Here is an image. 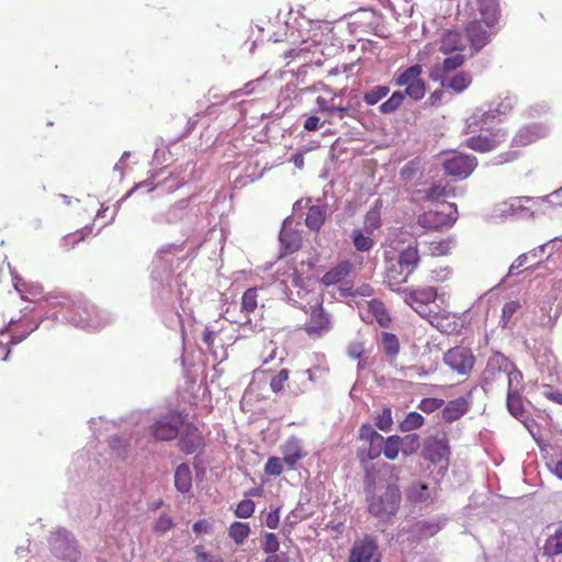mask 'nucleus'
<instances>
[{
	"mask_svg": "<svg viewBox=\"0 0 562 562\" xmlns=\"http://www.w3.org/2000/svg\"><path fill=\"white\" fill-rule=\"evenodd\" d=\"M404 100L405 94L402 91H394L391 97L379 106V111L383 114H392L402 106Z\"/></svg>",
	"mask_w": 562,
	"mask_h": 562,
	"instance_id": "nucleus-38",
	"label": "nucleus"
},
{
	"mask_svg": "<svg viewBox=\"0 0 562 562\" xmlns=\"http://www.w3.org/2000/svg\"><path fill=\"white\" fill-rule=\"evenodd\" d=\"M198 562H224L221 555L209 553L202 544L193 548Z\"/></svg>",
	"mask_w": 562,
	"mask_h": 562,
	"instance_id": "nucleus-52",
	"label": "nucleus"
},
{
	"mask_svg": "<svg viewBox=\"0 0 562 562\" xmlns=\"http://www.w3.org/2000/svg\"><path fill=\"white\" fill-rule=\"evenodd\" d=\"M451 239H434L428 243V250L431 256L441 257L447 256L451 251Z\"/></svg>",
	"mask_w": 562,
	"mask_h": 562,
	"instance_id": "nucleus-45",
	"label": "nucleus"
},
{
	"mask_svg": "<svg viewBox=\"0 0 562 562\" xmlns=\"http://www.w3.org/2000/svg\"><path fill=\"white\" fill-rule=\"evenodd\" d=\"M381 340L386 357L394 358L400 351V342L397 337L392 333H382Z\"/></svg>",
	"mask_w": 562,
	"mask_h": 562,
	"instance_id": "nucleus-42",
	"label": "nucleus"
},
{
	"mask_svg": "<svg viewBox=\"0 0 562 562\" xmlns=\"http://www.w3.org/2000/svg\"><path fill=\"white\" fill-rule=\"evenodd\" d=\"M476 165L477 161L474 156L453 154L443 160L442 167L446 175L465 179L473 172Z\"/></svg>",
	"mask_w": 562,
	"mask_h": 562,
	"instance_id": "nucleus-11",
	"label": "nucleus"
},
{
	"mask_svg": "<svg viewBox=\"0 0 562 562\" xmlns=\"http://www.w3.org/2000/svg\"><path fill=\"white\" fill-rule=\"evenodd\" d=\"M458 218V210L454 203L442 205V210H429L422 213L417 223L426 229L439 231L451 227Z\"/></svg>",
	"mask_w": 562,
	"mask_h": 562,
	"instance_id": "nucleus-6",
	"label": "nucleus"
},
{
	"mask_svg": "<svg viewBox=\"0 0 562 562\" xmlns=\"http://www.w3.org/2000/svg\"><path fill=\"white\" fill-rule=\"evenodd\" d=\"M265 524L270 529H277L280 524V507L269 512L266 515Z\"/></svg>",
	"mask_w": 562,
	"mask_h": 562,
	"instance_id": "nucleus-60",
	"label": "nucleus"
},
{
	"mask_svg": "<svg viewBox=\"0 0 562 562\" xmlns=\"http://www.w3.org/2000/svg\"><path fill=\"white\" fill-rule=\"evenodd\" d=\"M448 195H454V188L450 187L448 183H435L425 191V199L428 201H437Z\"/></svg>",
	"mask_w": 562,
	"mask_h": 562,
	"instance_id": "nucleus-40",
	"label": "nucleus"
},
{
	"mask_svg": "<svg viewBox=\"0 0 562 562\" xmlns=\"http://www.w3.org/2000/svg\"><path fill=\"white\" fill-rule=\"evenodd\" d=\"M401 452L404 456H412L416 453L420 447V439L417 434H408L403 437L400 436Z\"/></svg>",
	"mask_w": 562,
	"mask_h": 562,
	"instance_id": "nucleus-39",
	"label": "nucleus"
},
{
	"mask_svg": "<svg viewBox=\"0 0 562 562\" xmlns=\"http://www.w3.org/2000/svg\"><path fill=\"white\" fill-rule=\"evenodd\" d=\"M484 379L490 384L497 383L510 386L512 384H520L522 375L514 368L513 362L497 353L488 359L484 371Z\"/></svg>",
	"mask_w": 562,
	"mask_h": 562,
	"instance_id": "nucleus-3",
	"label": "nucleus"
},
{
	"mask_svg": "<svg viewBox=\"0 0 562 562\" xmlns=\"http://www.w3.org/2000/svg\"><path fill=\"white\" fill-rule=\"evenodd\" d=\"M227 533L235 544L241 546L250 535V526L247 522L234 521L228 527Z\"/></svg>",
	"mask_w": 562,
	"mask_h": 562,
	"instance_id": "nucleus-32",
	"label": "nucleus"
},
{
	"mask_svg": "<svg viewBox=\"0 0 562 562\" xmlns=\"http://www.w3.org/2000/svg\"><path fill=\"white\" fill-rule=\"evenodd\" d=\"M390 92V88L387 86H374L372 89L367 91L363 94V101L368 105H375L383 98H385Z\"/></svg>",
	"mask_w": 562,
	"mask_h": 562,
	"instance_id": "nucleus-46",
	"label": "nucleus"
},
{
	"mask_svg": "<svg viewBox=\"0 0 562 562\" xmlns=\"http://www.w3.org/2000/svg\"><path fill=\"white\" fill-rule=\"evenodd\" d=\"M465 63L464 55L458 53L453 56L447 57L441 64L431 67L429 78L432 81H439L447 78L451 72L456 71Z\"/></svg>",
	"mask_w": 562,
	"mask_h": 562,
	"instance_id": "nucleus-17",
	"label": "nucleus"
},
{
	"mask_svg": "<svg viewBox=\"0 0 562 562\" xmlns=\"http://www.w3.org/2000/svg\"><path fill=\"white\" fill-rule=\"evenodd\" d=\"M379 552L376 541L364 536L362 539L355 541L350 549L348 562H378Z\"/></svg>",
	"mask_w": 562,
	"mask_h": 562,
	"instance_id": "nucleus-14",
	"label": "nucleus"
},
{
	"mask_svg": "<svg viewBox=\"0 0 562 562\" xmlns=\"http://www.w3.org/2000/svg\"><path fill=\"white\" fill-rule=\"evenodd\" d=\"M186 416L178 411H170L158 417L150 426V432L156 441H170L178 437L184 425Z\"/></svg>",
	"mask_w": 562,
	"mask_h": 562,
	"instance_id": "nucleus-4",
	"label": "nucleus"
},
{
	"mask_svg": "<svg viewBox=\"0 0 562 562\" xmlns=\"http://www.w3.org/2000/svg\"><path fill=\"white\" fill-rule=\"evenodd\" d=\"M316 104L321 112L331 113L333 108L336 105V95L331 97L330 99L318 95L316 98Z\"/></svg>",
	"mask_w": 562,
	"mask_h": 562,
	"instance_id": "nucleus-58",
	"label": "nucleus"
},
{
	"mask_svg": "<svg viewBox=\"0 0 562 562\" xmlns=\"http://www.w3.org/2000/svg\"><path fill=\"white\" fill-rule=\"evenodd\" d=\"M419 169V162L417 160L408 161L401 170V178L403 180H412Z\"/></svg>",
	"mask_w": 562,
	"mask_h": 562,
	"instance_id": "nucleus-57",
	"label": "nucleus"
},
{
	"mask_svg": "<svg viewBox=\"0 0 562 562\" xmlns=\"http://www.w3.org/2000/svg\"><path fill=\"white\" fill-rule=\"evenodd\" d=\"M472 75L469 71H458L452 77L439 80L441 88L450 89L456 93L465 91L472 83Z\"/></svg>",
	"mask_w": 562,
	"mask_h": 562,
	"instance_id": "nucleus-21",
	"label": "nucleus"
},
{
	"mask_svg": "<svg viewBox=\"0 0 562 562\" xmlns=\"http://www.w3.org/2000/svg\"><path fill=\"white\" fill-rule=\"evenodd\" d=\"M372 235L373 233L367 232L362 228L353 229L351 238L355 248L361 252L370 251L374 246Z\"/></svg>",
	"mask_w": 562,
	"mask_h": 562,
	"instance_id": "nucleus-28",
	"label": "nucleus"
},
{
	"mask_svg": "<svg viewBox=\"0 0 562 562\" xmlns=\"http://www.w3.org/2000/svg\"><path fill=\"white\" fill-rule=\"evenodd\" d=\"M469 409V403L464 397H458L449 401L443 407L441 414L446 422H454L463 416Z\"/></svg>",
	"mask_w": 562,
	"mask_h": 562,
	"instance_id": "nucleus-24",
	"label": "nucleus"
},
{
	"mask_svg": "<svg viewBox=\"0 0 562 562\" xmlns=\"http://www.w3.org/2000/svg\"><path fill=\"white\" fill-rule=\"evenodd\" d=\"M204 445V437L199 428L192 424H188L179 439V449L187 454H192L201 451Z\"/></svg>",
	"mask_w": 562,
	"mask_h": 562,
	"instance_id": "nucleus-16",
	"label": "nucleus"
},
{
	"mask_svg": "<svg viewBox=\"0 0 562 562\" xmlns=\"http://www.w3.org/2000/svg\"><path fill=\"white\" fill-rule=\"evenodd\" d=\"M445 363L453 371L461 375H468L475 362V358L471 349L457 346L450 348L443 356Z\"/></svg>",
	"mask_w": 562,
	"mask_h": 562,
	"instance_id": "nucleus-8",
	"label": "nucleus"
},
{
	"mask_svg": "<svg viewBox=\"0 0 562 562\" xmlns=\"http://www.w3.org/2000/svg\"><path fill=\"white\" fill-rule=\"evenodd\" d=\"M352 263L349 260H341L326 271L321 283L324 286H331L345 280L352 272Z\"/></svg>",
	"mask_w": 562,
	"mask_h": 562,
	"instance_id": "nucleus-18",
	"label": "nucleus"
},
{
	"mask_svg": "<svg viewBox=\"0 0 562 562\" xmlns=\"http://www.w3.org/2000/svg\"><path fill=\"white\" fill-rule=\"evenodd\" d=\"M481 20L497 23L499 19V8L497 0H477Z\"/></svg>",
	"mask_w": 562,
	"mask_h": 562,
	"instance_id": "nucleus-31",
	"label": "nucleus"
},
{
	"mask_svg": "<svg viewBox=\"0 0 562 562\" xmlns=\"http://www.w3.org/2000/svg\"><path fill=\"white\" fill-rule=\"evenodd\" d=\"M92 229L88 226L77 229L72 233L65 235L61 239L60 246L65 250H70L76 247L79 243L83 241L90 234Z\"/></svg>",
	"mask_w": 562,
	"mask_h": 562,
	"instance_id": "nucleus-34",
	"label": "nucleus"
},
{
	"mask_svg": "<svg viewBox=\"0 0 562 562\" xmlns=\"http://www.w3.org/2000/svg\"><path fill=\"white\" fill-rule=\"evenodd\" d=\"M296 207L307 209L305 225L314 232H318L325 223L327 216L326 204H312V199L300 200L295 203Z\"/></svg>",
	"mask_w": 562,
	"mask_h": 562,
	"instance_id": "nucleus-15",
	"label": "nucleus"
},
{
	"mask_svg": "<svg viewBox=\"0 0 562 562\" xmlns=\"http://www.w3.org/2000/svg\"><path fill=\"white\" fill-rule=\"evenodd\" d=\"M175 486L180 493H187L192 487V476L188 464L182 463L175 472Z\"/></svg>",
	"mask_w": 562,
	"mask_h": 562,
	"instance_id": "nucleus-29",
	"label": "nucleus"
},
{
	"mask_svg": "<svg viewBox=\"0 0 562 562\" xmlns=\"http://www.w3.org/2000/svg\"><path fill=\"white\" fill-rule=\"evenodd\" d=\"M400 502V488L396 485H389L381 496L369 499L368 509L375 517L386 518L396 514Z\"/></svg>",
	"mask_w": 562,
	"mask_h": 562,
	"instance_id": "nucleus-7",
	"label": "nucleus"
},
{
	"mask_svg": "<svg viewBox=\"0 0 562 562\" xmlns=\"http://www.w3.org/2000/svg\"><path fill=\"white\" fill-rule=\"evenodd\" d=\"M213 529L212 522L207 519H200L193 524L192 530L196 535L210 533Z\"/></svg>",
	"mask_w": 562,
	"mask_h": 562,
	"instance_id": "nucleus-61",
	"label": "nucleus"
},
{
	"mask_svg": "<svg viewBox=\"0 0 562 562\" xmlns=\"http://www.w3.org/2000/svg\"><path fill=\"white\" fill-rule=\"evenodd\" d=\"M395 258L407 271L411 272V274H413L420 262L418 244L415 241L414 244L408 245L406 248L401 250Z\"/></svg>",
	"mask_w": 562,
	"mask_h": 562,
	"instance_id": "nucleus-23",
	"label": "nucleus"
},
{
	"mask_svg": "<svg viewBox=\"0 0 562 562\" xmlns=\"http://www.w3.org/2000/svg\"><path fill=\"white\" fill-rule=\"evenodd\" d=\"M521 305L519 301L514 300L506 302L502 308V316L499 324L503 328L509 327L512 324L513 316L520 310Z\"/></svg>",
	"mask_w": 562,
	"mask_h": 562,
	"instance_id": "nucleus-43",
	"label": "nucleus"
},
{
	"mask_svg": "<svg viewBox=\"0 0 562 562\" xmlns=\"http://www.w3.org/2000/svg\"><path fill=\"white\" fill-rule=\"evenodd\" d=\"M283 453V462L290 468L294 469L296 463L304 458V453L302 452V448L299 443V440L295 438H290L282 447Z\"/></svg>",
	"mask_w": 562,
	"mask_h": 562,
	"instance_id": "nucleus-26",
	"label": "nucleus"
},
{
	"mask_svg": "<svg viewBox=\"0 0 562 562\" xmlns=\"http://www.w3.org/2000/svg\"><path fill=\"white\" fill-rule=\"evenodd\" d=\"M445 404V401L441 398L427 397L420 401L418 404V408L424 413L430 414L435 411L439 409Z\"/></svg>",
	"mask_w": 562,
	"mask_h": 562,
	"instance_id": "nucleus-56",
	"label": "nucleus"
},
{
	"mask_svg": "<svg viewBox=\"0 0 562 562\" xmlns=\"http://www.w3.org/2000/svg\"><path fill=\"white\" fill-rule=\"evenodd\" d=\"M172 518L167 514H161L154 524L153 530L157 533H166L173 528Z\"/></svg>",
	"mask_w": 562,
	"mask_h": 562,
	"instance_id": "nucleus-53",
	"label": "nucleus"
},
{
	"mask_svg": "<svg viewBox=\"0 0 562 562\" xmlns=\"http://www.w3.org/2000/svg\"><path fill=\"white\" fill-rule=\"evenodd\" d=\"M35 328L36 326L31 322V319L23 317L20 318L18 323L11 319L8 326L1 330V334L4 331L9 333L11 335L10 342L15 345L26 338Z\"/></svg>",
	"mask_w": 562,
	"mask_h": 562,
	"instance_id": "nucleus-19",
	"label": "nucleus"
},
{
	"mask_svg": "<svg viewBox=\"0 0 562 562\" xmlns=\"http://www.w3.org/2000/svg\"><path fill=\"white\" fill-rule=\"evenodd\" d=\"M319 126V117L314 115L308 116L304 122V128L308 132L316 131Z\"/></svg>",
	"mask_w": 562,
	"mask_h": 562,
	"instance_id": "nucleus-62",
	"label": "nucleus"
},
{
	"mask_svg": "<svg viewBox=\"0 0 562 562\" xmlns=\"http://www.w3.org/2000/svg\"><path fill=\"white\" fill-rule=\"evenodd\" d=\"M261 549L266 554L276 553L280 549V541L276 533L267 532L261 540Z\"/></svg>",
	"mask_w": 562,
	"mask_h": 562,
	"instance_id": "nucleus-49",
	"label": "nucleus"
},
{
	"mask_svg": "<svg viewBox=\"0 0 562 562\" xmlns=\"http://www.w3.org/2000/svg\"><path fill=\"white\" fill-rule=\"evenodd\" d=\"M348 356L355 360H359L364 353V346L361 341H352L347 349Z\"/></svg>",
	"mask_w": 562,
	"mask_h": 562,
	"instance_id": "nucleus-59",
	"label": "nucleus"
},
{
	"mask_svg": "<svg viewBox=\"0 0 562 562\" xmlns=\"http://www.w3.org/2000/svg\"><path fill=\"white\" fill-rule=\"evenodd\" d=\"M402 292L404 294V302L419 315L428 317L430 324L437 328L441 327V321L443 318H448V314L440 316L439 313H427L428 305L434 303L438 296L436 288L404 289Z\"/></svg>",
	"mask_w": 562,
	"mask_h": 562,
	"instance_id": "nucleus-2",
	"label": "nucleus"
},
{
	"mask_svg": "<svg viewBox=\"0 0 562 562\" xmlns=\"http://www.w3.org/2000/svg\"><path fill=\"white\" fill-rule=\"evenodd\" d=\"M424 417L417 412H411L400 423V429L404 432H408L420 428L424 425Z\"/></svg>",
	"mask_w": 562,
	"mask_h": 562,
	"instance_id": "nucleus-44",
	"label": "nucleus"
},
{
	"mask_svg": "<svg viewBox=\"0 0 562 562\" xmlns=\"http://www.w3.org/2000/svg\"><path fill=\"white\" fill-rule=\"evenodd\" d=\"M367 314L368 317L372 316L381 327H389L392 322L384 303L378 299L367 302Z\"/></svg>",
	"mask_w": 562,
	"mask_h": 562,
	"instance_id": "nucleus-25",
	"label": "nucleus"
},
{
	"mask_svg": "<svg viewBox=\"0 0 562 562\" xmlns=\"http://www.w3.org/2000/svg\"><path fill=\"white\" fill-rule=\"evenodd\" d=\"M543 550L544 554L552 558L562 554V527L547 539Z\"/></svg>",
	"mask_w": 562,
	"mask_h": 562,
	"instance_id": "nucleus-36",
	"label": "nucleus"
},
{
	"mask_svg": "<svg viewBox=\"0 0 562 562\" xmlns=\"http://www.w3.org/2000/svg\"><path fill=\"white\" fill-rule=\"evenodd\" d=\"M375 426L382 431H389L393 425L392 411L390 407H384L375 418Z\"/></svg>",
	"mask_w": 562,
	"mask_h": 562,
	"instance_id": "nucleus-47",
	"label": "nucleus"
},
{
	"mask_svg": "<svg viewBox=\"0 0 562 562\" xmlns=\"http://www.w3.org/2000/svg\"><path fill=\"white\" fill-rule=\"evenodd\" d=\"M382 443L383 441H372L369 442L368 449L359 451L360 463L363 465L366 470H368L369 461L378 459L381 456V453H383Z\"/></svg>",
	"mask_w": 562,
	"mask_h": 562,
	"instance_id": "nucleus-37",
	"label": "nucleus"
},
{
	"mask_svg": "<svg viewBox=\"0 0 562 562\" xmlns=\"http://www.w3.org/2000/svg\"><path fill=\"white\" fill-rule=\"evenodd\" d=\"M423 457L434 464L443 463V469L447 470L450 458V446L448 438L443 435L442 437H429L426 439Z\"/></svg>",
	"mask_w": 562,
	"mask_h": 562,
	"instance_id": "nucleus-10",
	"label": "nucleus"
},
{
	"mask_svg": "<svg viewBox=\"0 0 562 562\" xmlns=\"http://www.w3.org/2000/svg\"><path fill=\"white\" fill-rule=\"evenodd\" d=\"M422 72V65L415 64L401 71L394 79V85L405 87V91L403 92L405 97L407 95L413 101H419L426 94V82L420 77Z\"/></svg>",
	"mask_w": 562,
	"mask_h": 562,
	"instance_id": "nucleus-5",
	"label": "nucleus"
},
{
	"mask_svg": "<svg viewBox=\"0 0 562 562\" xmlns=\"http://www.w3.org/2000/svg\"><path fill=\"white\" fill-rule=\"evenodd\" d=\"M496 24L486 20H475L468 24L465 33L474 50H480L490 42L491 36L495 33Z\"/></svg>",
	"mask_w": 562,
	"mask_h": 562,
	"instance_id": "nucleus-12",
	"label": "nucleus"
},
{
	"mask_svg": "<svg viewBox=\"0 0 562 562\" xmlns=\"http://www.w3.org/2000/svg\"><path fill=\"white\" fill-rule=\"evenodd\" d=\"M283 459L270 457L265 464V473L269 476H279L282 473Z\"/></svg>",
	"mask_w": 562,
	"mask_h": 562,
	"instance_id": "nucleus-54",
	"label": "nucleus"
},
{
	"mask_svg": "<svg viewBox=\"0 0 562 562\" xmlns=\"http://www.w3.org/2000/svg\"><path fill=\"white\" fill-rule=\"evenodd\" d=\"M258 288H249L241 296L240 311L247 316L254 313L258 307ZM247 321L250 322V318L247 317Z\"/></svg>",
	"mask_w": 562,
	"mask_h": 562,
	"instance_id": "nucleus-33",
	"label": "nucleus"
},
{
	"mask_svg": "<svg viewBox=\"0 0 562 562\" xmlns=\"http://www.w3.org/2000/svg\"><path fill=\"white\" fill-rule=\"evenodd\" d=\"M464 43L459 32L447 30L443 32L439 41V52L443 55H449L454 52H462Z\"/></svg>",
	"mask_w": 562,
	"mask_h": 562,
	"instance_id": "nucleus-22",
	"label": "nucleus"
},
{
	"mask_svg": "<svg viewBox=\"0 0 562 562\" xmlns=\"http://www.w3.org/2000/svg\"><path fill=\"white\" fill-rule=\"evenodd\" d=\"M359 437L361 440H364L368 443L372 441H384V437L380 435L370 424H364L360 427Z\"/></svg>",
	"mask_w": 562,
	"mask_h": 562,
	"instance_id": "nucleus-51",
	"label": "nucleus"
},
{
	"mask_svg": "<svg viewBox=\"0 0 562 562\" xmlns=\"http://www.w3.org/2000/svg\"><path fill=\"white\" fill-rule=\"evenodd\" d=\"M280 243L284 254H293L302 247V235L300 231L291 228L286 223L280 231Z\"/></svg>",
	"mask_w": 562,
	"mask_h": 562,
	"instance_id": "nucleus-20",
	"label": "nucleus"
},
{
	"mask_svg": "<svg viewBox=\"0 0 562 562\" xmlns=\"http://www.w3.org/2000/svg\"><path fill=\"white\" fill-rule=\"evenodd\" d=\"M382 448L383 454L387 460H395L401 452L400 436L392 435L384 438Z\"/></svg>",
	"mask_w": 562,
	"mask_h": 562,
	"instance_id": "nucleus-41",
	"label": "nucleus"
},
{
	"mask_svg": "<svg viewBox=\"0 0 562 562\" xmlns=\"http://www.w3.org/2000/svg\"><path fill=\"white\" fill-rule=\"evenodd\" d=\"M502 123L498 111H487L480 116H472L469 127L477 126L481 133L465 140V146L479 153L495 149L506 140L507 132L499 126Z\"/></svg>",
	"mask_w": 562,
	"mask_h": 562,
	"instance_id": "nucleus-1",
	"label": "nucleus"
},
{
	"mask_svg": "<svg viewBox=\"0 0 562 562\" xmlns=\"http://www.w3.org/2000/svg\"><path fill=\"white\" fill-rule=\"evenodd\" d=\"M407 498L412 503H425L430 499V491L427 484L414 482L407 490Z\"/></svg>",
	"mask_w": 562,
	"mask_h": 562,
	"instance_id": "nucleus-35",
	"label": "nucleus"
},
{
	"mask_svg": "<svg viewBox=\"0 0 562 562\" xmlns=\"http://www.w3.org/2000/svg\"><path fill=\"white\" fill-rule=\"evenodd\" d=\"M411 276V272L395 257L385 258L384 282L392 291H402V285L408 281Z\"/></svg>",
	"mask_w": 562,
	"mask_h": 562,
	"instance_id": "nucleus-13",
	"label": "nucleus"
},
{
	"mask_svg": "<svg viewBox=\"0 0 562 562\" xmlns=\"http://www.w3.org/2000/svg\"><path fill=\"white\" fill-rule=\"evenodd\" d=\"M520 384H512L507 387V407L515 417H522L525 409L519 394Z\"/></svg>",
	"mask_w": 562,
	"mask_h": 562,
	"instance_id": "nucleus-27",
	"label": "nucleus"
},
{
	"mask_svg": "<svg viewBox=\"0 0 562 562\" xmlns=\"http://www.w3.org/2000/svg\"><path fill=\"white\" fill-rule=\"evenodd\" d=\"M265 562H290V559H289L288 554L284 552H281V553L276 552V553L268 554Z\"/></svg>",
	"mask_w": 562,
	"mask_h": 562,
	"instance_id": "nucleus-63",
	"label": "nucleus"
},
{
	"mask_svg": "<svg viewBox=\"0 0 562 562\" xmlns=\"http://www.w3.org/2000/svg\"><path fill=\"white\" fill-rule=\"evenodd\" d=\"M349 105H342L336 102V105L333 108L331 114H336L339 119H344L345 115L349 112Z\"/></svg>",
	"mask_w": 562,
	"mask_h": 562,
	"instance_id": "nucleus-64",
	"label": "nucleus"
},
{
	"mask_svg": "<svg viewBox=\"0 0 562 562\" xmlns=\"http://www.w3.org/2000/svg\"><path fill=\"white\" fill-rule=\"evenodd\" d=\"M255 509V502L250 498H246L237 504L234 510V515L238 518H250L254 515Z\"/></svg>",
	"mask_w": 562,
	"mask_h": 562,
	"instance_id": "nucleus-48",
	"label": "nucleus"
},
{
	"mask_svg": "<svg viewBox=\"0 0 562 562\" xmlns=\"http://www.w3.org/2000/svg\"><path fill=\"white\" fill-rule=\"evenodd\" d=\"M289 370L281 369L270 381V387L274 393H279L284 389L285 382L289 380Z\"/></svg>",
	"mask_w": 562,
	"mask_h": 562,
	"instance_id": "nucleus-55",
	"label": "nucleus"
},
{
	"mask_svg": "<svg viewBox=\"0 0 562 562\" xmlns=\"http://www.w3.org/2000/svg\"><path fill=\"white\" fill-rule=\"evenodd\" d=\"M381 226V216L380 212L376 210H370L367 212L363 222V228L367 232L373 233L376 228Z\"/></svg>",
	"mask_w": 562,
	"mask_h": 562,
	"instance_id": "nucleus-50",
	"label": "nucleus"
},
{
	"mask_svg": "<svg viewBox=\"0 0 562 562\" xmlns=\"http://www.w3.org/2000/svg\"><path fill=\"white\" fill-rule=\"evenodd\" d=\"M303 329L313 339L321 338L331 329L330 316L324 310L322 302H317L315 306H312L310 318Z\"/></svg>",
	"mask_w": 562,
	"mask_h": 562,
	"instance_id": "nucleus-9",
	"label": "nucleus"
},
{
	"mask_svg": "<svg viewBox=\"0 0 562 562\" xmlns=\"http://www.w3.org/2000/svg\"><path fill=\"white\" fill-rule=\"evenodd\" d=\"M541 130L537 126H525L514 136L513 142L517 146H527L541 137Z\"/></svg>",
	"mask_w": 562,
	"mask_h": 562,
	"instance_id": "nucleus-30",
	"label": "nucleus"
}]
</instances>
